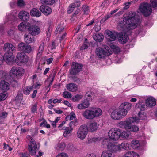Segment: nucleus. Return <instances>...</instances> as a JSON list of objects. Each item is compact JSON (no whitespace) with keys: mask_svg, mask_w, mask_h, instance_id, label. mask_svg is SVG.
<instances>
[{"mask_svg":"<svg viewBox=\"0 0 157 157\" xmlns=\"http://www.w3.org/2000/svg\"><path fill=\"white\" fill-rule=\"evenodd\" d=\"M135 16V12H129L124 16L123 21H120L119 23L118 28L123 29L121 33L117 34L119 41L121 43L124 44L127 41L129 31L137 27L138 20Z\"/></svg>","mask_w":157,"mask_h":157,"instance_id":"1","label":"nucleus"},{"mask_svg":"<svg viewBox=\"0 0 157 157\" xmlns=\"http://www.w3.org/2000/svg\"><path fill=\"white\" fill-rule=\"evenodd\" d=\"M139 121L138 118L131 117L127 118L124 121H121L118 124V126L122 128H124L129 132H136L139 131L138 126L132 125V124L138 123Z\"/></svg>","mask_w":157,"mask_h":157,"instance_id":"2","label":"nucleus"},{"mask_svg":"<svg viewBox=\"0 0 157 157\" xmlns=\"http://www.w3.org/2000/svg\"><path fill=\"white\" fill-rule=\"evenodd\" d=\"M25 71L23 68L21 67H13L10 71L11 77L13 78L11 82H13L17 83V79L22 76L24 73Z\"/></svg>","mask_w":157,"mask_h":157,"instance_id":"3","label":"nucleus"},{"mask_svg":"<svg viewBox=\"0 0 157 157\" xmlns=\"http://www.w3.org/2000/svg\"><path fill=\"white\" fill-rule=\"evenodd\" d=\"M95 53L98 58H104L105 57L112 54V52L108 47L104 46L102 48H97L95 51Z\"/></svg>","mask_w":157,"mask_h":157,"instance_id":"4","label":"nucleus"},{"mask_svg":"<svg viewBox=\"0 0 157 157\" xmlns=\"http://www.w3.org/2000/svg\"><path fill=\"white\" fill-rule=\"evenodd\" d=\"M102 144L105 147L106 146L109 151L115 152L120 151L119 145L115 143H112L110 142L109 139L105 138L103 140Z\"/></svg>","mask_w":157,"mask_h":157,"instance_id":"5","label":"nucleus"},{"mask_svg":"<svg viewBox=\"0 0 157 157\" xmlns=\"http://www.w3.org/2000/svg\"><path fill=\"white\" fill-rule=\"evenodd\" d=\"M29 59L28 56L25 53L20 52L16 55L15 62L17 65L21 66L25 64L28 61Z\"/></svg>","mask_w":157,"mask_h":157,"instance_id":"6","label":"nucleus"},{"mask_svg":"<svg viewBox=\"0 0 157 157\" xmlns=\"http://www.w3.org/2000/svg\"><path fill=\"white\" fill-rule=\"evenodd\" d=\"M26 138L30 141L28 145L29 151L31 155H35L37 150V144L35 140L31 137V136L27 135Z\"/></svg>","mask_w":157,"mask_h":157,"instance_id":"7","label":"nucleus"},{"mask_svg":"<svg viewBox=\"0 0 157 157\" xmlns=\"http://www.w3.org/2000/svg\"><path fill=\"white\" fill-rule=\"evenodd\" d=\"M88 128L86 125H81L76 132V136L81 140H83L86 137L88 133Z\"/></svg>","mask_w":157,"mask_h":157,"instance_id":"8","label":"nucleus"},{"mask_svg":"<svg viewBox=\"0 0 157 157\" xmlns=\"http://www.w3.org/2000/svg\"><path fill=\"white\" fill-rule=\"evenodd\" d=\"M120 129L117 128H113L108 132V136L110 139L116 141L120 138Z\"/></svg>","mask_w":157,"mask_h":157,"instance_id":"9","label":"nucleus"},{"mask_svg":"<svg viewBox=\"0 0 157 157\" xmlns=\"http://www.w3.org/2000/svg\"><path fill=\"white\" fill-rule=\"evenodd\" d=\"M139 10L145 16L150 15L152 11L150 5L147 3L141 4L139 7Z\"/></svg>","mask_w":157,"mask_h":157,"instance_id":"10","label":"nucleus"},{"mask_svg":"<svg viewBox=\"0 0 157 157\" xmlns=\"http://www.w3.org/2000/svg\"><path fill=\"white\" fill-rule=\"evenodd\" d=\"M82 66L78 63H72L71 68L70 70V74L71 75H76L81 71Z\"/></svg>","mask_w":157,"mask_h":157,"instance_id":"11","label":"nucleus"},{"mask_svg":"<svg viewBox=\"0 0 157 157\" xmlns=\"http://www.w3.org/2000/svg\"><path fill=\"white\" fill-rule=\"evenodd\" d=\"M18 48L19 50L27 53H30L32 51L31 46L24 43H19L18 44Z\"/></svg>","mask_w":157,"mask_h":157,"instance_id":"12","label":"nucleus"},{"mask_svg":"<svg viewBox=\"0 0 157 157\" xmlns=\"http://www.w3.org/2000/svg\"><path fill=\"white\" fill-rule=\"evenodd\" d=\"M29 33L32 36L36 35L39 34L40 32V29L39 27L36 26H32L28 28Z\"/></svg>","mask_w":157,"mask_h":157,"instance_id":"13","label":"nucleus"},{"mask_svg":"<svg viewBox=\"0 0 157 157\" xmlns=\"http://www.w3.org/2000/svg\"><path fill=\"white\" fill-rule=\"evenodd\" d=\"M98 128L97 123L95 121H92L90 122L88 125L87 128L88 132H95Z\"/></svg>","mask_w":157,"mask_h":157,"instance_id":"14","label":"nucleus"},{"mask_svg":"<svg viewBox=\"0 0 157 157\" xmlns=\"http://www.w3.org/2000/svg\"><path fill=\"white\" fill-rule=\"evenodd\" d=\"M82 115L86 119L91 120L94 118L91 108L85 110L83 112Z\"/></svg>","mask_w":157,"mask_h":157,"instance_id":"15","label":"nucleus"},{"mask_svg":"<svg viewBox=\"0 0 157 157\" xmlns=\"http://www.w3.org/2000/svg\"><path fill=\"white\" fill-rule=\"evenodd\" d=\"M40 10L46 16L50 14L52 11V10L50 7L44 5H42L40 6Z\"/></svg>","mask_w":157,"mask_h":157,"instance_id":"16","label":"nucleus"},{"mask_svg":"<svg viewBox=\"0 0 157 157\" xmlns=\"http://www.w3.org/2000/svg\"><path fill=\"white\" fill-rule=\"evenodd\" d=\"M10 87V84L4 80H2L0 82V89L6 91L9 90Z\"/></svg>","mask_w":157,"mask_h":157,"instance_id":"17","label":"nucleus"},{"mask_svg":"<svg viewBox=\"0 0 157 157\" xmlns=\"http://www.w3.org/2000/svg\"><path fill=\"white\" fill-rule=\"evenodd\" d=\"M18 16L19 18L22 20H27L29 18V13L25 11H20Z\"/></svg>","mask_w":157,"mask_h":157,"instance_id":"18","label":"nucleus"},{"mask_svg":"<svg viewBox=\"0 0 157 157\" xmlns=\"http://www.w3.org/2000/svg\"><path fill=\"white\" fill-rule=\"evenodd\" d=\"M3 49L5 51L10 52L15 51V48L14 46L11 44L8 43H6L5 44Z\"/></svg>","mask_w":157,"mask_h":157,"instance_id":"19","label":"nucleus"},{"mask_svg":"<svg viewBox=\"0 0 157 157\" xmlns=\"http://www.w3.org/2000/svg\"><path fill=\"white\" fill-rule=\"evenodd\" d=\"M146 105L147 107H151L156 105L155 99L152 97L148 98L146 101Z\"/></svg>","mask_w":157,"mask_h":157,"instance_id":"20","label":"nucleus"},{"mask_svg":"<svg viewBox=\"0 0 157 157\" xmlns=\"http://www.w3.org/2000/svg\"><path fill=\"white\" fill-rule=\"evenodd\" d=\"M17 12V11L15 10L12 12L10 13H8V15L6 16V18L8 21H15L17 19L16 17Z\"/></svg>","mask_w":157,"mask_h":157,"instance_id":"21","label":"nucleus"},{"mask_svg":"<svg viewBox=\"0 0 157 157\" xmlns=\"http://www.w3.org/2000/svg\"><path fill=\"white\" fill-rule=\"evenodd\" d=\"M30 26V24L27 22H23L18 26V29L21 31H24Z\"/></svg>","mask_w":157,"mask_h":157,"instance_id":"22","label":"nucleus"},{"mask_svg":"<svg viewBox=\"0 0 157 157\" xmlns=\"http://www.w3.org/2000/svg\"><path fill=\"white\" fill-rule=\"evenodd\" d=\"M117 109L121 119L124 118L127 115L128 113L127 110L122 107L121 105L119 106L118 109Z\"/></svg>","mask_w":157,"mask_h":157,"instance_id":"23","label":"nucleus"},{"mask_svg":"<svg viewBox=\"0 0 157 157\" xmlns=\"http://www.w3.org/2000/svg\"><path fill=\"white\" fill-rule=\"evenodd\" d=\"M13 55L11 52H9L4 55V60L7 63L13 61Z\"/></svg>","mask_w":157,"mask_h":157,"instance_id":"24","label":"nucleus"},{"mask_svg":"<svg viewBox=\"0 0 157 157\" xmlns=\"http://www.w3.org/2000/svg\"><path fill=\"white\" fill-rule=\"evenodd\" d=\"M89 102L87 100H85L78 105L77 107L79 109H83L88 107Z\"/></svg>","mask_w":157,"mask_h":157,"instance_id":"25","label":"nucleus"},{"mask_svg":"<svg viewBox=\"0 0 157 157\" xmlns=\"http://www.w3.org/2000/svg\"><path fill=\"white\" fill-rule=\"evenodd\" d=\"M80 6V2L77 1L75 0V2L71 4L67 10V13H70L74 10V8L75 7H78Z\"/></svg>","mask_w":157,"mask_h":157,"instance_id":"26","label":"nucleus"},{"mask_svg":"<svg viewBox=\"0 0 157 157\" xmlns=\"http://www.w3.org/2000/svg\"><path fill=\"white\" fill-rule=\"evenodd\" d=\"M94 118L95 117H99L102 113V112L101 109L98 108L94 107L91 108Z\"/></svg>","mask_w":157,"mask_h":157,"instance_id":"27","label":"nucleus"},{"mask_svg":"<svg viewBox=\"0 0 157 157\" xmlns=\"http://www.w3.org/2000/svg\"><path fill=\"white\" fill-rule=\"evenodd\" d=\"M66 87L69 91L73 92L77 90L78 88L77 85L74 83L68 84L67 85Z\"/></svg>","mask_w":157,"mask_h":157,"instance_id":"28","label":"nucleus"},{"mask_svg":"<svg viewBox=\"0 0 157 157\" xmlns=\"http://www.w3.org/2000/svg\"><path fill=\"white\" fill-rule=\"evenodd\" d=\"M106 34L108 35L107 39L109 41H112L115 40L116 33H113L110 31L106 30Z\"/></svg>","mask_w":157,"mask_h":157,"instance_id":"29","label":"nucleus"},{"mask_svg":"<svg viewBox=\"0 0 157 157\" xmlns=\"http://www.w3.org/2000/svg\"><path fill=\"white\" fill-rule=\"evenodd\" d=\"M24 40L27 43H31L35 41L34 38L29 34L26 33L24 36Z\"/></svg>","mask_w":157,"mask_h":157,"instance_id":"30","label":"nucleus"},{"mask_svg":"<svg viewBox=\"0 0 157 157\" xmlns=\"http://www.w3.org/2000/svg\"><path fill=\"white\" fill-rule=\"evenodd\" d=\"M63 129L65 130L63 133V136L64 137H68L71 135L73 131V129L71 128H69L67 127H64L63 128Z\"/></svg>","mask_w":157,"mask_h":157,"instance_id":"31","label":"nucleus"},{"mask_svg":"<svg viewBox=\"0 0 157 157\" xmlns=\"http://www.w3.org/2000/svg\"><path fill=\"white\" fill-rule=\"evenodd\" d=\"M93 37L95 40L100 42L103 40L104 38L103 35L100 33H96L94 34Z\"/></svg>","mask_w":157,"mask_h":157,"instance_id":"32","label":"nucleus"},{"mask_svg":"<svg viewBox=\"0 0 157 157\" xmlns=\"http://www.w3.org/2000/svg\"><path fill=\"white\" fill-rule=\"evenodd\" d=\"M120 138L123 139H127L129 137L130 133L128 131H122L120 129Z\"/></svg>","mask_w":157,"mask_h":157,"instance_id":"33","label":"nucleus"},{"mask_svg":"<svg viewBox=\"0 0 157 157\" xmlns=\"http://www.w3.org/2000/svg\"><path fill=\"white\" fill-rule=\"evenodd\" d=\"M111 117L114 120L121 119L117 109H115L112 112L111 114Z\"/></svg>","mask_w":157,"mask_h":157,"instance_id":"34","label":"nucleus"},{"mask_svg":"<svg viewBox=\"0 0 157 157\" xmlns=\"http://www.w3.org/2000/svg\"><path fill=\"white\" fill-rule=\"evenodd\" d=\"M64 25L62 24H60L58 25L55 31V34L58 35L61 34L64 31Z\"/></svg>","mask_w":157,"mask_h":157,"instance_id":"35","label":"nucleus"},{"mask_svg":"<svg viewBox=\"0 0 157 157\" xmlns=\"http://www.w3.org/2000/svg\"><path fill=\"white\" fill-rule=\"evenodd\" d=\"M30 13L31 16L37 17H39L41 15V13L38 9L36 8L32 9L30 11Z\"/></svg>","mask_w":157,"mask_h":157,"instance_id":"36","label":"nucleus"},{"mask_svg":"<svg viewBox=\"0 0 157 157\" xmlns=\"http://www.w3.org/2000/svg\"><path fill=\"white\" fill-rule=\"evenodd\" d=\"M120 148V151L121 150V149L129 150L130 149V145L129 144L126 142H124L119 145Z\"/></svg>","mask_w":157,"mask_h":157,"instance_id":"37","label":"nucleus"},{"mask_svg":"<svg viewBox=\"0 0 157 157\" xmlns=\"http://www.w3.org/2000/svg\"><path fill=\"white\" fill-rule=\"evenodd\" d=\"M101 157H114V155L110 151L105 150L102 152Z\"/></svg>","mask_w":157,"mask_h":157,"instance_id":"38","label":"nucleus"},{"mask_svg":"<svg viewBox=\"0 0 157 157\" xmlns=\"http://www.w3.org/2000/svg\"><path fill=\"white\" fill-rule=\"evenodd\" d=\"M23 98V94L21 92L19 91L15 98L16 101L18 104H20L22 101Z\"/></svg>","mask_w":157,"mask_h":157,"instance_id":"39","label":"nucleus"},{"mask_svg":"<svg viewBox=\"0 0 157 157\" xmlns=\"http://www.w3.org/2000/svg\"><path fill=\"white\" fill-rule=\"evenodd\" d=\"M120 105L124 109H125L127 112L130 110L132 106L131 103L127 102L122 103Z\"/></svg>","mask_w":157,"mask_h":157,"instance_id":"40","label":"nucleus"},{"mask_svg":"<svg viewBox=\"0 0 157 157\" xmlns=\"http://www.w3.org/2000/svg\"><path fill=\"white\" fill-rule=\"evenodd\" d=\"M66 144L64 142H61L58 144L55 147L56 149L60 151H63L65 148Z\"/></svg>","mask_w":157,"mask_h":157,"instance_id":"41","label":"nucleus"},{"mask_svg":"<svg viewBox=\"0 0 157 157\" xmlns=\"http://www.w3.org/2000/svg\"><path fill=\"white\" fill-rule=\"evenodd\" d=\"M140 145V144L137 140H133L131 142V146L134 149L137 148Z\"/></svg>","mask_w":157,"mask_h":157,"instance_id":"42","label":"nucleus"},{"mask_svg":"<svg viewBox=\"0 0 157 157\" xmlns=\"http://www.w3.org/2000/svg\"><path fill=\"white\" fill-rule=\"evenodd\" d=\"M44 43L43 42H41L39 48L38 53L37 54V57H39L41 56L44 51Z\"/></svg>","mask_w":157,"mask_h":157,"instance_id":"43","label":"nucleus"},{"mask_svg":"<svg viewBox=\"0 0 157 157\" xmlns=\"http://www.w3.org/2000/svg\"><path fill=\"white\" fill-rule=\"evenodd\" d=\"M135 108L136 109H140V111H143L145 109V105L141 102H139L136 104Z\"/></svg>","mask_w":157,"mask_h":157,"instance_id":"44","label":"nucleus"},{"mask_svg":"<svg viewBox=\"0 0 157 157\" xmlns=\"http://www.w3.org/2000/svg\"><path fill=\"white\" fill-rule=\"evenodd\" d=\"M32 89V87L28 86L24 89L23 92L25 94L28 95L30 94Z\"/></svg>","mask_w":157,"mask_h":157,"instance_id":"45","label":"nucleus"},{"mask_svg":"<svg viewBox=\"0 0 157 157\" xmlns=\"http://www.w3.org/2000/svg\"><path fill=\"white\" fill-rule=\"evenodd\" d=\"M43 4L52 5L55 2V0H41Z\"/></svg>","mask_w":157,"mask_h":157,"instance_id":"46","label":"nucleus"},{"mask_svg":"<svg viewBox=\"0 0 157 157\" xmlns=\"http://www.w3.org/2000/svg\"><path fill=\"white\" fill-rule=\"evenodd\" d=\"M85 96L88 100L92 99L94 97V94L90 92H87Z\"/></svg>","mask_w":157,"mask_h":157,"instance_id":"47","label":"nucleus"},{"mask_svg":"<svg viewBox=\"0 0 157 157\" xmlns=\"http://www.w3.org/2000/svg\"><path fill=\"white\" fill-rule=\"evenodd\" d=\"M110 47L116 53H117L120 51V49L117 46L112 44L110 46Z\"/></svg>","mask_w":157,"mask_h":157,"instance_id":"48","label":"nucleus"},{"mask_svg":"<svg viewBox=\"0 0 157 157\" xmlns=\"http://www.w3.org/2000/svg\"><path fill=\"white\" fill-rule=\"evenodd\" d=\"M63 96L65 98H71V94L67 91H64L63 93Z\"/></svg>","mask_w":157,"mask_h":157,"instance_id":"49","label":"nucleus"},{"mask_svg":"<svg viewBox=\"0 0 157 157\" xmlns=\"http://www.w3.org/2000/svg\"><path fill=\"white\" fill-rule=\"evenodd\" d=\"M75 117V114L73 112H71L70 113V115L67 116L66 117V121H68V120H73Z\"/></svg>","mask_w":157,"mask_h":157,"instance_id":"50","label":"nucleus"},{"mask_svg":"<svg viewBox=\"0 0 157 157\" xmlns=\"http://www.w3.org/2000/svg\"><path fill=\"white\" fill-rule=\"evenodd\" d=\"M98 138L96 137H92L88 139V143L91 144L93 143L96 142L98 140Z\"/></svg>","mask_w":157,"mask_h":157,"instance_id":"51","label":"nucleus"},{"mask_svg":"<svg viewBox=\"0 0 157 157\" xmlns=\"http://www.w3.org/2000/svg\"><path fill=\"white\" fill-rule=\"evenodd\" d=\"M83 97L82 95L77 94L72 99L73 101H77L81 99Z\"/></svg>","mask_w":157,"mask_h":157,"instance_id":"52","label":"nucleus"},{"mask_svg":"<svg viewBox=\"0 0 157 157\" xmlns=\"http://www.w3.org/2000/svg\"><path fill=\"white\" fill-rule=\"evenodd\" d=\"M8 96L7 93L4 92L0 94V101L5 99Z\"/></svg>","mask_w":157,"mask_h":157,"instance_id":"53","label":"nucleus"},{"mask_svg":"<svg viewBox=\"0 0 157 157\" xmlns=\"http://www.w3.org/2000/svg\"><path fill=\"white\" fill-rule=\"evenodd\" d=\"M138 115L140 119L143 120L145 119L146 117V114L143 111H140L138 113Z\"/></svg>","mask_w":157,"mask_h":157,"instance_id":"54","label":"nucleus"},{"mask_svg":"<svg viewBox=\"0 0 157 157\" xmlns=\"http://www.w3.org/2000/svg\"><path fill=\"white\" fill-rule=\"evenodd\" d=\"M37 109V104L36 103L35 105H32L31 111L32 113H35Z\"/></svg>","mask_w":157,"mask_h":157,"instance_id":"55","label":"nucleus"},{"mask_svg":"<svg viewBox=\"0 0 157 157\" xmlns=\"http://www.w3.org/2000/svg\"><path fill=\"white\" fill-rule=\"evenodd\" d=\"M7 75L6 72L2 71H0V77L3 79L6 78V75Z\"/></svg>","mask_w":157,"mask_h":157,"instance_id":"56","label":"nucleus"},{"mask_svg":"<svg viewBox=\"0 0 157 157\" xmlns=\"http://www.w3.org/2000/svg\"><path fill=\"white\" fill-rule=\"evenodd\" d=\"M77 122V121L74 122L73 121H71L70 122L69 124V128H71L73 129V128L76 126Z\"/></svg>","mask_w":157,"mask_h":157,"instance_id":"57","label":"nucleus"},{"mask_svg":"<svg viewBox=\"0 0 157 157\" xmlns=\"http://www.w3.org/2000/svg\"><path fill=\"white\" fill-rule=\"evenodd\" d=\"M150 5L153 7H157V0H151Z\"/></svg>","mask_w":157,"mask_h":157,"instance_id":"58","label":"nucleus"},{"mask_svg":"<svg viewBox=\"0 0 157 157\" xmlns=\"http://www.w3.org/2000/svg\"><path fill=\"white\" fill-rule=\"evenodd\" d=\"M17 5L18 6L22 7L25 5V3L23 0H18Z\"/></svg>","mask_w":157,"mask_h":157,"instance_id":"59","label":"nucleus"},{"mask_svg":"<svg viewBox=\"0 0 157 157\" xmlns=\"http://www.w3.org/2000/svg\"><path fill=\"white\" fill-rule=\"evenodd\" d=\"M55 74H54L53 75H50L48 78V79H51L50 82L49 83V86H50L52 84V82L54 81V78L55 77Z\"/></svg>","mask_w":157,"mask_h":157,"instance_id":"60","label":"nucleus"},{"mask_svg":"<svg viewBox=\"0 0 157 157\" xmlns=\"http://www.w3.org/2000/svg\"><path fill=\"white\" fill-rule=\"evenodd\" d=\"M56 157H68V155L65 153L62 152L58 154Z\"/></svg>","mask_w":157,"mask_h":157,"instance_id":"61","label":"nucleus"},{"mask_svg":"<svg viewBox=\"0 0 157 157\" xmlns=\"http://www.w3.org/2000/svg\"><path fill=\"white\" fill-rule=\"evenodd\" d=\"M7 113L6 112H2L0 113V118H4L6 117Z\"/></svg>","mask_w":157,"mask_h":157,"instance_id":"62","label":"nucleus"},{"mask_svg":"<svg viewBox=\"0 0 157 157\" xmlns=\"http://www.w3.org/2000/svg\"><path fill=\"white\" fill-rule=\"evenodd\" d=\"M84 13L85 14H88L89 13V7L87 6H85L83 8Z\"/></svg>","mask_w":157,"mask_h":157,"instance_id":"63","label":"nucleus"},{"mask_svg":"<svg viewBox=\"0 0 157 157\" xmlns=\"http://www.w3.org/2000/svg\"><path fill=\"white\" fill-rule=\"evenodd\" d=\"M123 157H132V151L127 152L123 155Z\"/></svg>","mask_w":157,"mask_h":157,"instance_id":"64","label":"nucleus"}]
</instances>
